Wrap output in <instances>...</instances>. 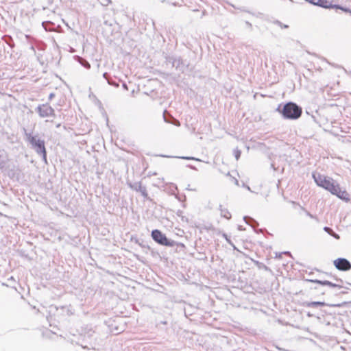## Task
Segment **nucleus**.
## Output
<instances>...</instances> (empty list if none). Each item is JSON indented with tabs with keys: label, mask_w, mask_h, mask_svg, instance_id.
<instances>
[{
	"label": "nucleus",
	"mask_w": 351,
	"mask_h": 351,
	"mask_svg": "<svg viewBox=\"0 0 351 351\" xmlns=\"http://www.w3.org/2000/svg\"><path fill=\"white\" fill-rule=\"evenodd\" d=\"M283 254L291 256V252H290L287 251V252H282V253H280V254L276 253V258H280V257H281V256H282V254Z\"/></svg>",
	"instance_id": "nucleus-25"
},
{
	"label": "nucleus",
	"mask_w": 351,
	"mask_h": 351,
	"mask_svg": "<svg viewBox=\"0 0 351 351\" xmlns=\"http://www.w3.org/2000/svg\"><path fill=\"white\" fill-rule=\"evenodd\" d=\"M80 64L86 69L90 67V64L86 60H83V62H80Z\"/></svg>",
	"instance_id": "nucleus-22"
},
{
	"label": "nucleus",
	"mask_w": 351,
	"mask_h": 351,
	"mask_svg": "<svg viewBox=\"0 0 351 351\" xmlns=\"http://www.w3.org/2000/svg\"><path fill=\"white\" fill-rule=\"evenodd\" d=\"M184 217H182V221H184Z\"/></svg>",
	"instance_id": "nucleus-42"
},
{
	"label": "nucleus",
	"mask_w": 351,
	"mask_h": 351,
	"mask_svg": "<svg viewBox=\"0 0 351 351\" xmlns=\"http://www.w3.org/2000/svg\"><path fill=\"white\" fill-rule=\"evenodd\" d=\"M139 245H140L141 246H142L143 247H146V248H147V249H149V246H148V245H141V243H139Z\"/></svg>",
	"instance_id": "nucleus-34"
},
{
	"label": "nucleus",
	"mask_w": 351,
	"mask_h": 351,
	"mask_svg": "<svg viewBox=\"0 0 351 351\" xmlns=\"http://www.w3.org/2000/svg\"><path fill=\"white\" fill-rule=\"evenodd\" d=\"M55 97V94L53 93H51L49 95V100L51 101L52 99Z\"/></svg>",
	"instance_id": "nucleus-27"
},
{
	"label": "nucleus",
	"mask_w": 351,
	"mask_h": 351,
	"mask_svg": "<svg viewBox=\"0 0 351 351\" xmlns=\"http://www.w3.org/2000/svg\"><path fill=\"white\" fill-rule=\"evenodd\" d=\"M56 23H41L42 27L46 30V31H51V25H54Z\"/></svg>",
	"instance_id": "nucleus-20"
},
{
	"label": "nucleus",
	"mask_w": 351,
	"mask_h": 351,
	"mask_svg": "<svg viewBox=\"0 0 351 351\" xmlns=\"http://www.w3.org/2000/svg\"><path fill=\"white\" fill-rule=\"evenodd\" d=\"M335 195L337 196L339 199L346 202H349L350 200L349 193L345 190L342 191L340 187L339 192L338 191Z\"/></svg>",
	"instance_id": "nucleus-10"
},
{
	"label": "nucleus",
	"mask_w": 351,
	"mask_h": 351,
	"mask_svg": "<svg viewBox=\"0 0 351 351\" xmlns=\"http://www.w3.org/2000/svg\"><path fill=\"white\" fill-rule=\"evenodd\" d=\"M187 167H189L191 169L197 170L196 167L195 166L192 165H188Z\"/></svg>",
	"instance_id": "nucleus-28"
},
{
	"label": "nucleus",
	"mask_w": 351,
	"mask_h": 351,
	"mask_svg": "<svg viewBox=\"0 0 351 351\" xmlns=\"http://www.w3.org/2000/svg\"><path fill=\"white\" fill-rule=\"evenodd\" d=\"M324 230L326 232H327L328 234H330V236L335 238L336 239H339V238H340L339 235L338 234H337L336 232H335L334 230L332 228H330V227L325 226L324 228Z\"/></svg>",
	"instance_id": "nucleus-14"
},
{
	"label": "nucleus",
	"mask_w": 351,
	"mask_h": 351,
	"mask_svg": "<svg viewBox=\"0 0 351 351\" xmlns=\"http://www.w3.org/2000/svg\"><path fill=\"white\" fill-rule=\"evenodd\" d=\"M45 22H47V23H49L50 21H45Z\"/></svg>",
	"instance_id": "nucleus-43"
},
{
	"label": "nucleus",
	"mask_w": 351,
	"mask_h": 351,
	"mask_svg": "<svg viewBox=\"0 0 351 351\" xmlns=\"http://www.w3.org/2000/svg\"><path fill=\"white\" fill-rule=\"evenodd\" d=\"M219 210L221 217L227 219H230L231 218V214L228 209L223 208L222 206L220 205Z\"/></svg>",
	"instance_id": "nucleus-13"
},
{
	"label": "nucleus",
	"mask_w": 351,
	"mask_h": 351,
	"mask_svg": "<svg viewBox=\"0 0 351 351\" xmlns=\"http://www.w3.org/2000/svg\"><path fill=\"white\" fill-rule=\"evenodd\" d=\"M312 177H313L315 182L316 183V184L319 186L321 185V184L322 183L323 180H324L326 176H323V175L320 174L319 173H313Z\"/></svg>",
	"instance_id": "nucleus-12"
},
{
	"label": "nucleus",
	"mask_w": 351,
	"mask_h": 351,
	"mask_svg": "<svg viewBox=\"0 0 351 351\" xmlns=\"http://www.w3.org/2000/svg\"><path fill=\"white\" fill-rule=\"evenodd\" d=\"M176 121V123H174L176 125H180V122L178 120H175Z\"/></svg>",
	"instance_id": "nucleus-35"
},
{
	"label": "nucleus",
	"mask_w": 351,
	"mask_h": 351,
	"mask_svg": "<svg viewBox=\"0 0 351 351\" xmlns=\"http://www.w3.org/2000/svg\"><path fill=\"white\" fill-rule=\"evenodd\" d=\"M306 1L312 3L313 5H315V1L316 0H306Z\"/></svg>",
	"instance_id": "nucleus-29"
},
{
	"label": "nucleus",
	"mask_w": 351,
	"mask_h": 351,
	"mask_svg": "<svg viewBox=\"0 0 351 351\" xmlns=\"http://www.w3.org/2000/svg\"><path fill=\"white\" fill-rule=\"evenodd\" d=\"M233 154H234V156L236 160H238L241 157V151L240 149H239L238 148H235L233 151Z\"/></svg>",
	"instance_id": "nucleus-19"
},
{
	"label": "nucleus",
	"mask_w": 351,
	"mask_h": 351,
	"mask_svg": "<svg viewBox=\"0 0 351 351\" xmlns=\"http://www.w3.org/2000/svg\"><path fill=\"white\" fill-rule=\"evenodd\" d=\"M163 118H164V120H165V122L170 123V121H169V120L167 119V117H165V114L163 115Z\"/></svg>",
	"instance_id": "nucleus-31"
},
{
	"label": "nucleus",
	"mask_w": 351,
	"mask_h": 351,
	"mask_svg": "<svg viewBox=\"0 0 351 351\" xmlns=\"http://www.w3.org/2000/svg\"><path fill=\"white\" fill-rule=\"evenodd\" d=\"M123 87L124 89L128 90V86H127V84L125 83L123 84Z\"/></svg>",
	"instance_id": "nucleus-33"
},
{
	"label": "nucleus",
	"mask_w": 351,
	"mask_h": 351,
	"mask_svg": "<svg viewBox=\"0 0 351 351\" xmlns=\"http://www.w3.org/2000/svg\"><path fill=\"white\" fill-rule=\"evenodd\" d=\"M238 228H239V230H243V228H242V226H239Z\"/></svg>",
	"instance_id": "nucleus-37"
},
{
	"label": "nucleus",
	"mask_w": 351,
	"mask_h": 351,
	"mask_svg": "<svg viewBox=\"0 0 351 351\" xmlns=\"http://www.w3.org/2000/svg\"><path fill=\"white\" fill-rule=\"evenodd\" d=\"M175 246H177L178 248H180V249L185 248L184 244H183L182 243L176 242V243H175Z\"/></svg>",
	"instance_id": "nucleus-24"
},
{
	"label": "nucleus",
	"mask_w": 351,
	"mask_h": 351,
	"mask_svg": "<svg viewBox=\"0 0 351 351\" xmlns=\"http://www.w3.org/2000/svg\"><path fill=\"white\" fill-rule=\"evenodd\" d=\"M339 185L337 184L333 179L330 181V182L328 184V188H326V190L328 191L330 193H331L332 195L337 194V193L339 192Z\"/></svg>",
	"instance_id": "nucleus-9"
},
{
	"label": "nucleus",
	"mask_w": 351,
	"mask_h": 351,
	"mask_svg": "<svg viewBox=\"0 0 351 351\" xmlns=\"http://www.w3.org/2000/svg\"><path fill=\"white\" fill-rule=\"evenodd\" d=\"M64 24H65L67 27H70L69 26V23H65Z\"/></svg>",
	"instance_id": "nucleus-40"
},
{
	"label": "nucleus",
	"mask_w": 351,
	"mask_h": 351,
	"mask_svg": "<svg viewBox=\"0 0 351 351\" xmlns=\"http://www.w3.org/2000/svg\"><path fill=\"white\" fill-rule=\"evenodd\" d=\"M304 306L308 308H318L320 306H341V304H328L325 303L324 302H304Z\"/></svg>",
	"instance_id": "nucleus-8"
},
{
	"label": "nucleus",
	"mask_w": 351,
	"mask_h": 351,
	"mask_svg": "<svg viewBox=\"0 0 351 351\" xmlns=\"http://www.w3.org/2000/svg\"><path fill=\"white\" fill-rule=\"evenodd\" d=\"M4 151L0 149V168H3L5 166V160L3 157Z\"/></svg>",
	"instance_id": "nucleus-18"
},
{
	"label": "nucleus",
	"mask_w": 351,
	"mask_h": 351,
	"mask_svg": "<svg viewBox=\"0 0 351 351\" xmlns=\"http://www.w3.org/2000/svg\"><path fill=\"white\" fill-rule=\"evenodd\" d=\"M332 178L326 176V178L324 180H323V182L319 186L322 187L324 189H326V188H328V184L330 182V181L332 180Z\"/></svg>",
	"instance_id": "nucleus-16"
},
{
	"label": "nucleus",
	"mask_w": 351,
	"mask_h": 351,
	"mask_svg": "<svg viewBox=\"0 0 351 351\" xmlns=\"http://www.w3.org/2000/svg\"><path fill=\"white\" fill-rule=\"evenodd\" d=\"M60 126H61V123H57V124L56 125V127L57 128H59Z\"/></svg>",
	"instance_id": "nucleus-36"
},
{
	"label": "nucleus",
	"mask_w": 351,
	"mask_h": 351,
	"mask_svg": "<svg viewBox=\"0 0 351 351\" xmlns=\"http://www.w3.org/2000/svg\"><path fill=\"white\" fill-rule=\"evenodd\" d=\"M25 136L26 139L31 145L32 148L38 155L42 156L43 160L47 163V151L45 141L40 139L38 135H32L31 133H27L26 132Z\"/></svg>",
	"instance_id": "nucleus-2"
},
{
	"label": "nucleus",
	"mask_w": 351,
	"mask_h": 351,
	"mask_svg": "<svg viewBox=\"0 0 351 351\" xmlns=\"http://www.w3.org/2000/svg\"><path fill=\"white\" fill-rule=\"evenodd\" d=\"M315 5H318L324 8L333 7L332 2L329 0H316Z\"/></svg>",
	"instance_id": "nucleus-11"
},
{
	"label": "nucleus",
	"mask_w": 351,
	"mask_h": 351,
	"mask_svg": "<svg viewBox=\"0 0 351 351\" xmlns=\"http://www.w3.org/2000/svg\"><path fill=\"white\" fill-rule=\"evenodd\" d=\"M8 280H14V278H13V277H10Z\"/></svg>",
	"instance_id": "nucleus-39"
},
{
	"label": "nucleus",
	"mask_w": 351,
	"mask_h": 351,
	"mask_svg": "<svg viewBox=\"0 0 351 351\" xmlns=\"http://www.w3.org/2000/svg\"><path fill=\"white\" fill-rule=\"evenodd\" d=\"M180 158H182V159H184V160H197V161H200L199 159L197 158H195V157H193V156H182V157H179Z\"/></svg>",
	"instance_id": "nucleus-21"
},
{
	"label": "nucleus",
	"mask_w": 351,
	"mask_h": 351,
	"mask_svg": "<svg viewBox=\"0 0 351 351\" xmlns=\"http://www.w3.org/2000/svg\"><path fill=\"white\" fill-rule=\"evenodd\" d=\"M103 77L108 81L109 84L114 85V84L109 80L108 73H104L103 74Z\"/></svg>",
	"instance_id": "nucleus-23"
},
{
	"label": "nucleus",
	"mask_w": 351,
	"mask_h": 351,
	"mask_svg": "<svg viewBox=\"0 0 351 351\" xmlns=\"http://www.w3.org/2000/svg\"><path fill=\"white\" fill-rule=\"evenodd\" d=\"M276 110L282 115L284 119L297 120L302 113V108L297 104L289 101L278 105Z\"/></svg>",
	"instance_id": "nucleus-1"
},
{
	"label": "nucleus",
	"mask_w": 351,
	"mask_h": 351,
	"mask_svg": "<svg viewBox=\"0 0 351 351\" xmlns=\"http://www.w3.org/2000/svg\"><path fill=\"white\" fill-rule=\"evenodd\" d=\"M167 62L171 63L173 67H176V69L183 71L184 64L182 59L180 56H169L166 58Z\"/></svg>",
	"instance_id": "nucleus-7"
},
{
	"label": "nucleus",
	"mask_w": 351,
	"mask_h": 351,
	"mask_svg": "<svg viewBox=\"0 0 351 351\" xmlns=\"http://www.w3.org/2000/svg\"><path fill=\"white\" fill-rule=\"evenodd\" d=\"M248 27H249V28H251L252 27V23H248Z\"/></svg>",
	"instance_id": "nucleus-38"
},
{
	"label": "nucleus",
	"mask_w": 351,
	"mask_h": 351,
	"mask_svg": "<svg viewBox=\"0 0 351 351\" xmlns=\"http://www.w3.org/2000/svg\"><path fill=\"white\" fill-rule=\"evenodd\" d=\"M40 118L55 117V110L49 103L39 104L35 109Z\"/></svg>",
	"instance_id": "nucleus-4"
},
{
	"label": "nucleus",
	"mask_w": 351,
	"mask_h": 351,
	"mask_svg": "<svg viewBox=\"0 0 351 351\" xmlns=\"http://www.w3.org/2000/svg\"><path fill=\"white\" fill-rule=\"evenodd\" d=\"M277 24L279 25L280 29H285V28H287L288 27V25L285 24V23H277Z\"/></svg>",
	"instance_id": "nucleus-26"
},
{
	"label": "nucleus",
	"mask_w": 351,
	"mask_h": 351,
	"mask_svg": "<svg viewBox=\"0 0 351 351\" xmlns=\"http://www.w3.org/2000/svg\"><path fill=\"white\" fill-rule=\"evenodd\" d=\"M152 239L159 245L168 247H174L176 241L169 239L165 234L158 229L153 230L151 233Z\"/></svg>",
	"instance_id": "nucleus-3"
},
{
	"label": "nucleus",
	"mask_w": 351,
	"mask_h": 351,
	"mask_svg": "<svg viewBox=\"0 0 351 351\" xmlns=\"http://www.w3.org/2000/svg\"><path fill=\"white\" fill-rule=\"evenodd\" d=\"M306 215H307L308 217H310L311 218H313V215H311L309 212L306 211Z\"/></svg>",
	"instance_id": "nucleus-30"
},
{
	"label": "nucleus",
	"mask_w": 351,
	"mask_h": 351,
	"mask_svg": "<svg viewBox=\"0 0 351 351\" xmlns=\"http://www.w3.org/2000/svg\"><path fill=\"white\" fill-rule=\"evenodd\" d=\"M136 191H139L144 197H147L148 194L145 186H143L139 184L138 189H136Z\"/></svg>",
	"instance_id": "nucleus-17"
},
{
	"label": "nucleus",
	"mask_w": 351,
	"mask_h": 351,
	"mask_svg": "<svg viewBox=\"0 0 351 351\" xmlns=\"http://www.w3.org/2000/svg\"><path fill=\"white\" fill-rule=\"evenodd\" d=\"M30 49H31L34 53H35V52H36L35 49H34V47L33 45H31V46H30Z\"/></svg>",
	"instance_id": "nucleus-32"
},
{
	"label": "nucleus",
	"mask_w": 351,
	"mask_h": 351,
	"mask_svg": "<svg viewBox=\"0 0 351 351\" xmlns=\"http://www.w3.org/2000/svg\"><path fill=\"white\" fill-rule=\"evenodd\" d=\"M247 189L250 191V188L249 186H247Z\"/></svg>",
	"instance_id": "nucleus-41"
},
{
	"label": "nucleus",
	"mask_w": 351,
	"mask_h": 351,
	"mask_svg": "<svg viewBox=\"0 0 351 351\" xmlns=\"http://www.w3.org/2000/svg\"><path fill=\"white\" fill-rule=\"evenodd\" d=\"M307 280L309 281V282H311L319 284V285H322V286H328L330 288H339V289H340V288L343 287V286L341 285L343 283V281L341 279H336V281L338 283H333V282H332L330 281H328V280Z\"/></svg>",
	"instance_id": "nucleus-6"
},
{
	"label": "nucleus",
	"mask_w": 351,
	"mask_h": 351,
	"mask_svg": "<svg viewBox=\"0 0 351 351\" xmlns=\"http://www.w3.org/2000/svg\"><path fill=\"white\" fill-rule=\"evenodd\" d=\"M243 220L245 221L246 223L250 224V226L253 228H254L255 226H257L258 225V222L256 220L250 217H244Z\"/></svg>",
	"instance_id": "nucleus-15"
},
{
	"label": "nucleus",
	"mask_w": 351,
	"mask_h": 351,
	"mask_svg": "<svg viewBox=\"0 0 351 351\" xmlns=\"http://www.w3.org/2000/svg\"><path fill=\"white\" fill-rule=\"evenodd\" d=\"M335 267L339 271H347L351 269V263L345 258H338L333 261Z\"/></svg>",
	"instance_id": "nucleus-5"
}]
</instances>
